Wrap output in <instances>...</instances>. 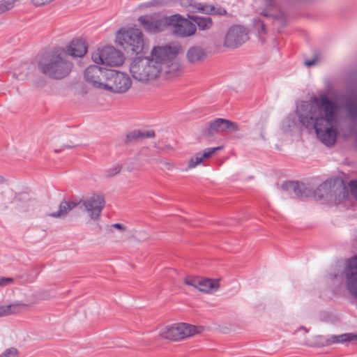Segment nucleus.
Returning a JSON list of instances; mask_svg holds the SVG:
<instances>
[{"mask_svg": "<svg viewBox=\"0 0 357 357\" xmlns=\"http://www.w3.org/2000/svg\"><path fill=\"white\" fill-rule=\"evenodd\" d=\"M326 188V184L321 185L320 188L318 189L319 191L321 190L322 189H324Z\"/></svg>", "mask_w": 357, "mask_h": 357, "instance_id": "nucleus-34", "label": "nucleus"}, {"mask_svg": "<svg viewBox=\"0 0 357 357\" xmlns=\"http://www.w3.org/2000/svg\"><path fill=\"white\" fill-rule=\"evenodd\" d=\"M181 4L183 6L186 7L188 10H192L194 8L193 5L191 3L190 0H180Z\"/></svg>", "mask_w": 357, "mask_h": 357, "instance_id": "nucleus-30", "label": "nucleus"}, {"mask_svg": "<svg viewBox=\"0 0 357 357\" xmlns=\"http://www.w3.org/2000/svg\"><path fill=\"white\" fill-rule=\"evenodd\" d=\"M169 26L174 33L178 36H190L196 31L195 25L178 15L170 16Z\"/></svg>", "mask_w": 357, "mask_h": 357, "instance_id": "nucleus-12", "label": "nucleus"}, {"mask_svg": "<svg viewBox=\"0 0 357 357\" xmlns=\"http://www.w3.org/2000/svg\"><path fill=\"white\" fill-rule=\"evenodd\" d=\"M180 50L178 45L155 46L149 56H138L131 61L130 73L142 84H151L161 77L175 79L183 73L182 65L176 59Z\"/></svg>", "mask_w": 357, "mask_h": 357, "instance_id": "nucleus-1", "label": "nucleus"}, {"mask_svg": "<svg viewBox=\"0 0 357 357\" xmlns=\"http://www.w3.org/2000/svg\"><path fill=\"white\" fill-rule=\"evenodd\" d=\"M219 14L222 15L226 13V10L225 9H222L218 12Z\"/></svg>", "mask_w": 357, "mask_h": 357, "instance_id": "nucleus-36", "label": "nucleus"}, {"mask_svg": "<svg viewBox=\"0 0 357 357\" xmlns=\"http://www.w3.org/2000/svg\"><path fill=\"white\" fill-rule=\"evenodd\" d=\"M16 2L17 0H1L0 1V14L11 10Z\"/></svg>", "mask_w": 357, "mask_h": 357, "instance_id": "nucleus-24", "label": "nucleus"}, {"mask_svg": "<svg viewBox=\"0 0 357 357\" xmlns=\"http://www.w3.org/2000/svg\"><path fill=\"white\" fill-rule=\"evenodd\" d=\"M211 13H216L217 12H216V11H215V9H214V8H211Z\"/></svg>", "mask_w": 357, "mask_h": 357, "instance_id": "nucleus-38", "label": "nucleus"}, {"mask_svg": "<svg viewBox=\"0 0 357 357\" xmlns=\"http://www.w3.org/2000/svg\"><path fill=\"white\" fill-rule=\"evenodd\" d=\"M87 52V47L85 42L81 40H73L67 49L69 55L75 57L83 56Z\"/></svg>", "mask_w": 357, "mask_h": 357, "instance_id": "nucleus-19", "label": "nucleus"}, {"mask_svg": "<svg viewBox=\"0 0 357 357\" xmlns=\"http://www.w3.org/2000/svg\"><path fill=\"white\" fill-rule=\"evenodd\" d=\"M284 186L287 189H294L295 191L299 187L298 183L289 181L284 184Z\"/></svg>", "mask_w": 357, "mask_h": 357, "instance_id": "nucleus-28", "label": "nucleus"}, {"mask_svg": "<svg viewBox=\"0 0 357 357\" xmlns=\"http://www.w3.org/2000/svg\"><path fill=\"white\" fill-rule=\"evenodd\" d=\"M6 181V179L3 176H0V183H3Z\"/></svg>", "mask_w": 357, "mask_h": 357, "instance_id": "nucleus-35", "label": "nucleus"}, {"mask_svg": "<svg viewBox=\"0 0 357 357\" xmlns=\"http://www.w3.org/2000/svg\"><path fill=\"white\" fill-rule=\"evenodd\" d=\"M92 61L97 63L110 67L122 66L126 60L124 54L112 46L98 48L91 54Z\"/></svg>", "mask_w": 357, "mask_h": 357, "instance_id": "nucleus-6", "label": "nucleus"}, {"mask_svg": "<svg viewBox=\"0 0 357 357\" xmlns=\"http://www.w3.org/2000/svg\"><path fill=\"white\" fill-rule=\"evenodd\" d=\"M81 202L77 200L63 202L59 206L58 213L52 214L53 217H59L66 215L70 211L75 208Z\"/></svg>", "mask_w": 357, "mask_h": 357, "instance_id": "nucleus-21", "label": "nucleus"}, {"mask_svg": "<svg viewBox=\"0 0 357 357\" xmlns=\"http://www.w3.org/2000/svg\"><path fill=\"white\" fill-rule=\"evenodd\" d=\"M261 14H262L263 15H264V16H268V14L267 13L264 12V11H263V12H261Z\"/></svg>", "mask_w": 357, "mask_h": 357, "instance_id": "nucleus-39", "label": "nucleus"}, {"mask_svg": "<svg viewBox=\"0 0 357 357\" xmlns=\"http://www.w3.org/2000/svg\"><path fill=\"white\" fill-rule=\"evenodd\" d=\"M349 113L352 117H357V102H353L349 105Z\"/></svg>", "mask_w": 357, "mask_h": 357, "instance_id": "nucleus-26", "label": "nucleus"}, {"mask_svg": "<svg viewBox=\"0 0 357 357\" xmlns=\"http://www.w3.org/2000/svg\"><path fill=\"white\" fill-rule=\"evenodd\" d=\"M190 17L197 24L200 29H208L212 26V20L209 17L192 16Z\"/></svg>", "mask_w": 357, "mask_h": 357, "instance_id": "nucleus-22", "label": "nucleus"}, {"mask_svg": "<svg viewBox=\"0 0 357 357\" xmlns=\"http://www.w3.org/2000/svg\"><path fill=\"white\" fill-rule=\"evenodd\" d=\"M337 112L335 102L326 96L314 98L306 106V113L300 116L301 123L306 127L312 126L319 139L326 146L335 144L337 137Z\"/></svg>", "mask_w": 357, "mask_h": 357, "instance_id": "nucleus-2", "label": "nucleus"}, {"mask_svg": "<svg viewBox=\"0 0 357 357\" xmlns=\"http://www.w3.org/2000/svg\"><path fill=\"white\" fill-rule=\"evenodd\" d=\"M109 71V69L92 65L86 69L84 79L92 86L103 90Z\"/></svg>", "mask_w": 357, "mask_h": 357, "instance_id": "nucleus-9", "label": "nucleus"}, {"mask_svg": "<svg viewBox=\"0 0 357 357\" xmlns=\"http://www.w3.org/2000/svg\"><path fill=\"white\" fill-rule=\"evenodd\" d=\"M169 17L158 15H144L139 18V22L144 29L150 33H157L169 26Z\"/></svg>", "mask_w": 357, "mask_h": 357, "instance_id": "nucleus-10", "label": "nucleus"}, {"mask_svg": "<svg viewBox=\"0 0 357 357\" xmlns=\"http://www.w3.org/2000/svg\"><path fill=\"white\" fill-rule=\"evenodd\" d=\"M264 29V24H262V29Z\"/></svg>", "mask_w": 357, "mask_h": 357, "instance_id": "nucleus-40", "label": "nucleus"}, {"mask_svg": "<svg viewBox=\"0 0 357 357\" xmlns=\"http://www.w3.org/2000/svg\"><path fill=\"white\" fill-rule=\"evenodd\" d=\"M29 305L26 303H16L10 305H0V317L19 314L26 310Z\"/></svg>", "mask_w": 357, "mask_h": 357, "instance_id": "nucleus-18", "label": "nucleus"}, {"mask_svg": "<svg viewBox=\"0 0 357 357\" xmlns=\"http://www.w3.org/2000/svg\"><path fill=\"white\" fill-rule=\"evenodd\" d=\"M317 341L316 343L321 346L330 345L331 344L340 342H344L350 340L349 335L347 334H343L340 335H332L328 338H324L322 336H317Z\"/></svg>", "mask_w": 357, "mask_h": 357, "instance_id": "nucleus-20", "label": "nucleus"}, {"mask_svg": "<svg viewBox=\"0 0 357 357\" xmlns=\"http://www.w3.org/2000/svg\"><path fill=\"white\" fill-rule=\"evenodd\" d=\"M115 170H116V171H115V172H114V173H113V174H116L119 173V172H120L121 169H120L119 167H116V168L115 169Z\"/></svg>", "mask_w": 357, "mask_h": 357, "instance_id": "nucleus-37", "label": "nucleus"}, {"mask_svg": "<svg viewBox=\"0 0 357 357\" xmlns=\"http://www.w3.org/2000/svg\"><path fill=\"white\" fill-rule=\"evenodd\" d=\"M116 42L128 52L139 54L144 48L143 33L141 29L135 27L119 29L116 33Z\"/></svg>", "mask_w": 357, "mask_h": 357, "instance_id": "nucleus-5", "label": "nucleus"}, {"mask_svg": "<svg viewBox=\"0 0 357 357\" xmlns=\"http://www.w3.org/2000/svg\"><path fill=\"white\" fill-rule=\"evenodd\" d=\"M112 227L121 231H125L126 229V227L124 225L119 223H116L113 225Z\"/></svg>", "mask_w": 357, "mask_h": 357, "instance_id": "nucleus-31", "label": "nucleus"}, {"mask_svg": "<svg viewBox=\"0 0 357 357\" xmlns=\"http://www.w3.org/2000/svg\"><path fill=\"white\" fill-rule=\"evenodd\" d=\"M207 57V52L200 46H192L186 52V59L191 64L202 63Z\"/></svg>", "mask_w": 357, "mask_h": 357, "instance_id": "nucleus-16", "label": "nucleus"}, {"mask_svg": "<svg viewBox=\"0 0 357 357\" xmlns=\"http://www.w3.org/2000/svg\"><path fill=\"white\" fill-rule=\"evenodd\" d=\"M155 134L153 132H140L139 131H133L127 135L126 142H131L134 139H138L146 137H153Z\"/></svg>", "mask_w": 357, "mask_h": 357, "instance_id": "nucleus-23", "label": "nucleus"}, {"mask_svg": "<svg viewBox=\"0 0 357 357\" xmlns=\"http://www.w3.org/2000/svg\"><path fill=\"white\" fill-rule=\"evenodd\" d=\"M317 58H314L312 61H306L305 62V66L310 67V66L314 65L317 63Z\"/></svg>", "mask_w": 357, "mask_h": 357, "instance_id": "nucleus-32", "label": "nucleus"}, {"mask_svg": "<svg viewBox=\"0 0 357 357\" xmlns=\"http://www.w3.org/2000/svg\"><path fill=\"white\" fill-rule=\"evenodd\" d=\"M238 130H239L238 123L227 119L218 118L209 123L204 135L206 137H211L218 132Z\"/></svg>", "mask_w": 357, "mask_h": 357, "instance_id": "nucleus-14", "label": "nucleus"}, {"mask_svg": "<svg viewBox=\"0 0 357 357\" xmlns=\"http://www.w3.org/2000/svg\"><path fill=\"white\" fill-rule=\"evenodd\" d=\"M67 53L63 49L55 50L40 62L39 68L45 75L54 79H61L67 76L73 67L71 62L66 59Z\"/></svg>", "mask_w": 357, "mask_h": 357, "instance_id": "nucleus-4", "label": "nucleus"}, {"mask_svg": "<svg viewBox=\"0 0 357 357\" xmlns=\"http://www.w3.org/2000/svg\"><path fill=\"white\" fill-rule=\"evenodd\" d=\"M263 1L267 6H273L275 0H263Z\"/></svg>", "mask_w": 357, "mask_h": 357, "instance_id": "nucleus-33", "label": "nucleus"}, {"mask_svg": "<svg viewBox=\"0 0 357 357\" xmlns=\"http://www.w3.org/2000/svg\"><path fill=\"white\" fill-rule=\"evenodd\" d=\"M222 147L208 148L203 152H199L192 156L188 161V165L190 169L195 168L200 165L204 160L210 158L217 151L221 150Z\"/></svg>", "mask_w": 357, "mask_h": 357, "instance_id": "nucleus-17", "label": "nucleus"}, {"mask_svg": "<svg viewBox=\"0 0 357 357\" xmlns=\"http://www.w3.org/2000/svg\"><path fill=\"white\" fill-rule=\"evenodd\" d=\"M13 280L10 278H0V287L6 286L10 283H12Z\"/></svg>", "mask_w": 357, "mask_h": 357, "instance_id": "nucleus-27", "label": "nucleus"}, {"mask_svg": "<svg viewBox=\"0 0 357 357\" xmlns=\"http://www.w3.org/2000/svg\"><path fill=\"white\" fill-rule=\"evenodd\" d=\"M248 38V31L241 26H233L227 31L224 45L228 48H236Z\"/></svg>", "mask_w": 357, "mask_h": 357, "instance_id": "nucleus-13", "label": "nucleus"}, {"mask_svg": "<svg viewBox=\"0 0 357 357\" xmlns=\"http://www.w3.org/2000/svg\"><path fill=\"white\" fill-rule=\"evenodd\" d=\"M0 357H18V351L14 348L8 349Z\"/></svg>", "mask_w": 357, "mask_h": 357, "instance_id": "nucleus-25", "label": "nucleus"}, {"mask_svg": "<svg viewBox=\"0 0 357 357\" xmlns=\"http://www.w3.org/2000/svg\"><path fill=\"white\" fill-rule=\"evenodd\" d=\"M185 285L192 287L204 294H213L220 287V280L195 275H188L183 278Z\"/></svg>", "mask_w": 357, "mask_h": 357, "instance_id": "nucleus-8", "label": "nucleus"}, {"mask_svg": "<svg viewBox=\"0 0 357 357\" xmlns=\"http://www.w3.org/2000/svg\"><path fill=\"white\" fill-rule=\"evenodd\" d=\"M132 86L129 76L122 72L109 70L103 90L116 93L126 92Z\"/></svg>", "mask_w": 357, "mask_h": 357, "instance_id": "nucleus-7", "label": "nucleus"}, {"mask_svg": "<svg viewBox=\"0 0 357 357\" xmlns=\"http://www.w3.org/2000/svg\"><path fill=\"white\" fill-rule=\"evenodd\" d=\"M204 331L202 326L185 322L169 323L162 326L158 333L160 340L168 342H181Z\"/></svg>", "mask_w": 357, "mask_h": 357, "instance_id": "nucleus-3", "label": "nucleus"}, {"mask_svg": "<svg viewBox=\"0 0 357 357\" xmlns=\"http://www.w3.org/2000/svg\"><path fill=\"white\" fill-rule=\"evenodd\" d=\"M350 187L352 195L357 197V181H351Z\"/></svg>", "mask_w": 357, "mask_h": 357, "instance_id": "nucleus-29", "label": "nucleus"}, {"mask_svg": "<svg viewBox=\"0 0 357 357\" xmlns=\"http://www.w3.org/2000/svg\"><path fill=\"white\" fill-rule=\"evenodd\" d=\"M82 202L90 219L93 221L98 220L105 204L103 195L94 194Z\"/></svg>", "mask_w": 357, "mask_h": 357, "instance_id": "nucleus-11", "label": "nucleus"}, {"mask_svg": "<svg viewBox=\"0 0 357 357\" xmlns=\"http://www.w3.org/2000/svg\"><path fill=\"white\" fill-rule=\"evenodd\" d=\"M345 274L348 290L357 297V255L348 260Z\"/></svg>", "mask_w": 357, "mask_h": 357, "instance_id": "nucleus-15", "label": "nucleus"}]
</instances>
